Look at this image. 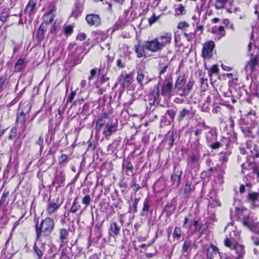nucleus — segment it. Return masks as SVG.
<instances>
[{
    "label": "nucleus",
    "instance_id": "nucleus-1",
    "mask_svg": "<svg viewBox=\"0 0 259 259\" xmlns=\"http://www.w3.org/2000/svg\"><path fill=\"white\" fill-rule=\"evenodd\" d=\"M55 222L51 218H46L39 224L35 225L36 240L40 241L41 238L50 237L54 229Z\"/></svg>",
    "mask_w": 259,
    "mask_h": 259
},
{
    "label": "nucleus",
    "instance_id": "nucleus-2",
    "mask_svg": "<svg viewBox=\"0 0 259 259\" xmlns=\"http://www.w3.org/2000/svg\"><path fill=\"white\" fill-rule=\"evenodd\" d=\"M214 47L215 44L212 40L206 42L204 44L202 51V55L203 58L209 59L212 57Z\"/></svg>",
    "mask_w": 259,
    "mask_h": 259
},
{
    "label": "nucleus",
    "instance_id": "nucleus-3",
    "mask_svg": "<svg viewBox=\"0 0 259 259\" xmlns=\"http://www.w3.org/2000/svg\"><path fill=\"white\" fill-rule=\"evenodd\" d=\"M85 20L87 23L91 26L96 27L101 25V20L99 15L94 13L88 14L86 16Z\"/></svg>",
    "mask_w": 259,
    "mask_h": 259
},
{
    "label": "nucleus",
    "instance_id": "nucleus-4",
    "mask_svg": "<svg viewBox=\"0 0 259 259\" xmlns=\"http://www.w3.org/2000/svg\"><path fill=\"white\" fill-rule=\"evenodd\" d=\"M145 48L152 52H156L161 51L162 48L160 46V43L158 42L157 38H155L150 41H147L145 44Z\"/></svg>",
    "mask_w": 259,
    "mask_h": 259
},
{
    "label": "nucleus",
    "instance_id": "nucleus-5",
    "mask_svg": "<svg viewBox=\"0 0 259 259\" xmlns=\"http://www.w3.org/2000/svg\"><path fill=\"white\" fill-rule=\"evenodd\" d=\"M60 206L58 198L49 200L46 211L49 215H51L57 211Z\"/></svg>",
    "mask_w": 259,
    "mask_h": 259
},
{
    "label": "nucleus",
    "instance_id": "nucleus-6",
    "mask_svg": "<svg viewBox=\"0 0 259 259\" xmlns=\"http://www.w3.org/2000/svg\"><path fill=\"white\" fill-rule=\"evenodd\" d=\"M156 38L163 49L166 45L170 43L171 34L170 33H163Z\"/></svg>",
    "mask_w": 259,
    "mask_h": 259
},
{
    "label": "nucleus",
    "instance_id": "nucleus-7",
    "mask_svg": "<svg viewBox=\"0 0 259 259\" xmlns=\"http://www.w3.org/2000/svg\"><path fill=\"white\" fill-rule=\"evenodd\" d=\"M137 80L140 85L143 86L144 84H147L149 82L151 79L146 75V73L142 70H139L137 71Z\"/></svg>",
    "mask_w": 259,
    "mask_h": 259
},
{
    "label": "nucleus",
    "instance_id": "nucleus-8",
    "mask_svg": "<svg viewBox=\"0 0 259 259\" xmlns=\"http://www.w3.org/2000/svg\"><path fill=\"white\" fill-rule=\"evenodd\" d=\"M187 164L189 169H193L199 165V157L195 154H191L187 160Z\"/></svg>",
    "mask_w": 259,
    "mask_h": 259
},
{
    "label": "nucleus",
    "instance_id": "nucleus-9",
    "mask_svg": "<svg viewBox=\"0 0 259 259\" xmlns=\"http://www.w3.org/2000/svg\"><path fill=\"white\" fill-rule=\"evenodd\" d=\"M120 231V227L118 226L116 223H112L108 230V234L110 236L115 238L119 234Z\"/></svg>",
    "mask_w": 259,
    "mask_h": 259
},
{
    "label": "nucleus",
    "instance_id": "nucleus-10",
    "mask_svg": "<svg viewBox=\"0 0 259 259\" xmlns=\"http://www.w3.org/2000/svg\"><path fill=\"white\" fill-rule=\"evenodd\" d=\"M248 199L252 207H255L259 202V193L251 192L248 195Z\"/></svg>",
    "mask_w": 259,
    "mask_h": 259
},
{
    "label": "nucleus",
    "instance_id": "nucleus-11",
    "mask_svg": "<svg viewBox=\"0 0 259 259\" xmlns=\"http://www.w3.org/2000/svg\"><path fill=\"white\" fill-rule=\"evenodd\" d=\"M106 118L107 114L104 113L97 120L95 129L98 133H99L101 128L105 124Z\"/></svg>",
    "mask_w": 259,
    "mask_h": 259
},
{
    "label": "nucleus",
    "instance_id": "nucleus-12",
    "mask_svg": "<svg viewBox=\"0 0 259 259\" xmlns=\"http://www.w3.org/2000/svg\"><path fill=\"white\" fill-rule=\"evenodd\" d=\"M145 48V46H143L140 44L135 45L134 49L137 57L142 58L146 56Z\"/></svg>",
    "mask_w": 259,
    "mask_h": 259
},
{
    "label": "nucleus",
    "instance_id": "nucleus-13",
    "mask_svg": "<svg viewBox=\"0 0 259 259\" xmlns=\"http://www.w3.org/2000/svg\"><path fill=\"white\" fill-rule=\"evenodd\" d=\"M218 253H219V249L215 245L211 244L207 249V258L212 259Z\"/></svg>",
    "mask_w": 259,
    "mask_h": 259
},
{
    "label": "nucleus",
    "instance_id": "nucleus-14",
    "mask_svg": "<svg viewBox=\"0 0 259 259\" xmlns=\"http://www.w3.org/2000/svg\"><path fill=\"white\" fill-rule=\"evenodd\" d=\"M172 83L171 81H168L166 84L162 85L161 89V93L163 96L169 95L171 92Z\"/></svg>",
    "mask_w": 259,
    "mask_h": 259
},
{
    "label": "nucleus",
    "instance_id": "nucleus-15",
    "mask_svg": "<svg viewBox=\"0 0 259 259\" xmlns=\"http://www.w3.org/2000/svg\"><path fill=\"white\" fill-rule=\"evenodd\" d=\"M169 62L166 59H163L159 61V73L160 75L163 74L166 71V69H167L168 66H169Z\"/></svg>",
    "mask_w": 259,
    "mask_h": 259
},
{
    "label": "nucleus",
    "instance_id": "nucleus-16",
    "mask_svg": "<svg viewBox=\"0 0 259 259\" xmlns=\"http://www.w3.org/2000/svg\"><path fill=\"white\" fill-rule=\"evenodd\" d=\"M258 64V60L255 57L252 58L249 62H248L245 66V69L246 70H250L251 71H253L255 67Z\"/></svg>",
    "mask_w": 259,
    "mask_h": 259
},
{
    "label": "nucleus",
    "instance_id": "nucleus-17",
    "mask_svg": "<svg viewBox=\"0 0 259 259\" xmlns=\"http://www.w3.org/2000/svg\"><path fill=\"white\" fill-rule=\"evenodd\" d=\"M194 83V82L193 80H189V81L187 84L186 87L183 88L182 93H180L179 94L181 96H185L187 95L191 90Z\"/></svg>",
    "mask_w": 259,
    "mask_h": 259
},
{
    "label": "nucleus",
    "instance_id": "nucleus-18",
    "mask_svg": "<svg viewBox=\"0 0 259 259\" xmlns=\"http://www.w3.org/2000/svg\"><path fill=\"white\" fill-rule=\"evenodd\" d=\"M116 131L115 127L114 125H109L107 124L103 131V135L107 138L111 135V134Z\"/></svg>",
    "mask_w": 259,
    "mask_h": 259
},
{
    "label": "nucleus",
    "instance_id": "nucleus-19",
    "mask_svg": "<svg viewBox=\"0 0 259 259\" xmlns=\"http://www.w3.org/2000/svg\"><path fill=\"white\" fill-rule=\"evenodd\" d=\"M177 137V134L176 133L172 132L171 133L168 132L167 136L165 138L166 142H168V144L169 147H171L174 144V142Z\"/></svg>",
    "mask_w": 259,
    "mask_h": 259
},
{
    "label": "nucleus",
    "instance_id": "nucleus-20",
    "mask_svg": "<svg viewBox=\"0 0 259 259\" xmlns=\"http://www.w3.org/2000/svg\"><path fill=\"white\" fill-rule=\"evenodd\" d=\"M234 249L236 251V252L239 255L237 257V259L242 258L244 254V247L243 245L240 244H236Z\"/></svg>",
    "mask_w": 259,
    "mask_h": 259
},
{
    "label": "nucleus",
    "instance_id": "nucleus-21",
    "mask_svg": "<svg viewBox=\"0 0 259 259\" xmlns=\"http://www.w3.org/2000/svg\"><path fill=\"white\" fill-rule=\"evenodd\" d=\"M176 15H184L186 14V10L185 7L182 4H179L175 9Z\"/></svg>",
    "mask_w": 259,
    "mask_h": 259
},
{
    "label": "nucleus",
    "instance_id": "nucleus-22",
    "mask_svg": "<svg viewBox=\"0 0 259 259\" xmlns=\"http://www.w3.org/2000/svg\"><path fill=\"white\" fill-rule=\"evenodd\" d=\"M150 208L149 200L148 198L145 199L144 202L143 207L141 215L143 216L146 215L148 214Z\"/></svg>",
    "mask_w": 259,
    "mask_h": 259
},
{
    "label": "nucleus",
    "instance_id": "nucleus-23",
    "mask_svg": "<svg viewBox=\"0 0 259 259\" xmlns=\"http://www.w3.org/2000/svg\"><path fill=\"white\" fill-rule=\"evenodd\" d=\"M69 234L68 231L65 229H61L59 231V239L62 243L67 239Z\"/></svg>",
    "mask_w": 259,
    "mask_h": 259
},
{
    "label": "nucleus",
    "instance_id": "nucleus-24",
    "mask_svg": "<svg viewBox=\"0 0 259 259\" xmlns=\"http://www.w3.org/2000/svg\"><path fill=\"white\" fill-rule=\"evenodd\" d=\"M243 223L244 225L250 228H251L254 225L252 219L249 216H245L243 218Z\"/></svg>",
    "mask_w": 259,
    "mask_h": 259
},
{
    "label": "nucleus",
    "instance_id": "nucleus-25",
    "mask_svg": "<svg viewBox=\"0 0 259 259\" xmlns=\"http://www.w3.org/2000/svg\"><path fill=\"white\" fill-rule=\"evenodd\" d=\"M228 0H215L214 6L217 10L223 9Z\"/></svg>",
    "mask_w": 259,
    "mask_h": 259
},
{
    "label": "nucleus",
    "instance_id": "nucleus-26",
    "mask_svg": "<svg viewBox=\"0 0 259 259\" xmlns=\"http://www.w3.org/2000/svg\"><path fill=\"white\" fill-rule=\"evenodd\" d=\"M184 78L182 77H179L175 84V89L180 91H182Z\"/></svg>",
    "mask_w": 259,
    "mask_h": 259
},
{
    "label": "nucleus",
    "instance_id": "nucleus-27",
    "mask_svg": "<svg viewBox=\"0 0 259 259\" xmlns=\"http://www.w3.org/2000/svg\"><path fill=\"white\" fill-rule=\"evenodd\" d=\"M80 205L77 201V198H76L73 202L72 205L70 209V211L72 213H75L80 208Z\"/></svg>",
    "mask_w": 259,
    "mask_h": 259
},
{
    "label": "nucleus",
    "instance_id": "nucleus-28",
    "mask_svg": "<svg viewBox=\"0 0 259 259\" xmlns=\"http://www.w3.org/2000/svg\"><path fill=\"white\" fill-rule=\"evenodd\" d=\"M34 250L35 253L37 255L38 258L39 259L44 254V247L42 246L40 248H38L36 245V244H35V245L34 246Z\"/></svg>",
    "mask_w": 259,
    "mask_h": 259
},
{
    "label": "nucleus",
    "instance_id": "nucleus-29",
    "mask_svg": "<svg viewBox=\"0 0 259 259\" xmlns=\"http://www.w3.org/2000/svg\"><path fill=\"white\" fill-rule=\"evenodd\" d=\"M159 83L157 85H155L152 91V95L154 99H156L159 97L160 90L159 87Z\"/></svg>",
    "mask_w": 259,
    "mask_h": 259
},
{
    "label": "nucleus",
    "instance_id": "nucleus-30",
    "mask_svg": "<svg viewBox=\"0 0 259 259\" xmlns=\"http://www.w3.org/2000/svg\"><path fill=\"white\" fill-rule=\"evenodd\" d=\"M190 112V111L187 109H183L181 111H180V115L178 117V120L179 121H182L184 118L187 115H188Z\"/></svg>",
    "mask_w": 259,
    "mask_h": 259
},
{
    "label": "nucleus",
    "instance_id": "nucleus-31",
    "mask_svg": "<svg viewBox=\"0 0 259 259\" xmlns=\"http://www.w3.org/2000/svg\"><path fill=\"white\" fill-rule=\"evenodd\" d=\"M35 6V3L32 0H30L26 6L25 11L31 13Z\"/></svg>",
    "mask_w": 259,
    "mask_h": 259
},
{
    "label": "nucleus",
    "instance_id": "nucleus-32",
    "mask_svg": "<svg viewBox=\"0 0 259 259\" xmlns=\"http://www.w3.org/2000/svg\"><path fill=\"white\" fill-rule=\"evenodd\" d=\"M180 176L181 174L174 175L171 176V181L173 183V185H176L177 187L178 186L180 183Z\"/></svg>",
    "mask_w": 259,
    "mask_h": 259
},
{
    "label": "nucleus",
    "instance_id": "nucleus-33",
    "mask_svg": "<svg viewBox=\"0 0 259 259\" xmlns=\"http://www.w3.org/2000/svg\"><path fill=\"white\" fill-rule=\"evenodd\" d=\"M219 68L217 65H213L210 68V69L208 71V74L209 76H211L213 74H218L219 73Z\"/></svg>",
    "mask_w": 259,
    "mask_h": 259
},
{
    "label": "nucleus",
    "instance_id": "nucleus-34",
    "mask_svg": "<svg viewBox=\"0 0 259 259\" xmlns=\"http://www.w3.org/2000/svg\"><path fill=\"white\" fill-rule=\"evenodd\" d=\"M209 205L211 207L214 208L215 207L220 206L221 205V203L217 199H212V200L209 201Z\"/></svg>",
    "mask_w": 259,
    "mask_h": 259
},
{
    "label": "nucleus",
    "instance_id": "nucleus-35",
    "mask_svg": "<svg viewBox=\"0 0 259 259\" xmlns=\"http://www.w3.org/2000/svg\"><path fill=\"white\" fill-rule=\"evenodd\" d=\"M24 63V60L22 59H19L17 61L15 64V69L18 71H20L22 70V65Z\"/></svg>",
    "mask_w": 259,
    "mask_h": 259
},
{
    "label": "nucleus",
    "instance_id": "nucleus-36",
    "mask_svg": "<svg viewBox=\"0 0 259 259\" xmlns=\"http://www.w3.org/2000/svg\"><path fill=\"white\" fill-rule=\"evenodd\" d=\"M73 27L71 25L65 26L63 28V32L66 35H70L73 32Z\"/></svg>",
    "mask_w": 259,
    "mask_h": 259
},
{
    "label": "nucleus",
    "instance_id": "nucleus-37",
    "mask_svg": "<svg viewBox=\"0 0 259 259\" xmlns=\"http://www.w3.org/2000/svg\"><path fill=\"white\" fill-rule=\"evenodd\" d=\"M181 235V230L180 228L176 227L174 231L173 236L174 238L179 239Z\"/></svg>",
    "mask_w": 259,
    "mask_h": 259
},
{
    "label": "nucleus",
    "instance_id": "nucleus-38",
    "mask_svg": "<svg viewBox=\"0 0 259 259\" xmlns=\"http://www.w3.org/2000/svg\"><path fill=\"white\" fill-rule=\"evenodd\" d=\"M91 198L89 195H87L83 197L82 200V203L85 205V207L88 206L91 202Z\"/></svg>",
    "mask_w": 259,
    "mask_h": 259
},
{
    "label": "nucleus",
    "instance_id": "nucleus-39",
    "mask_svg": "<svg viewBox=\"0 0 259 259\" xmlns=\"http://www.w3.org/2000/svg\"><path fill=\"white\" fill-rule=\"evenodd\" d=\"M6 79L7 77L5 76L0 77V93L4 90Z\"/></svg>",
    "mask_w": 259,
    "mask_h": 259
},
{
    "label": "nucleus",
    "instance_id": "nucleus-40",
    "mask_svg": "<svg viewBox=\"0 0 259 259\" xmlns=\"http://www.w3.org/2000/svg\"><path fill=\"white\" fill-rule=\"evenodd\" d=\"M140 198H136L134 201L133 204V208H132V212L135 213L137 211V206L140 201Z\"/></svg>",
    "mask_w": 259,
    "mask_h": 259
},
{
    "label": "nucleus",
    "instance_id": "nucleus-41",
    "mask_svg": "<svg viewBox=\"0 0 259 259\" xmlns=\"http://www.w3.org/2000/svg\"><path fill=\"white\" fill-rule=\"evenodd\" d=\"M17 134V128L16 127H12L11 130V132L9 136V139L12 140L16 137Z\"/></svg>",
    "mask_w": 259,
    "mask_h": 259
},
{
    "label": "nucleus",
    "instance_id": "nucleus-42",
    "mask_svg": "<svg viewBox=\"0 0 259 259\" xmlns=\"http://www.w3.org/2000/svg\"><path fill=\"white\" fill-rule=\"evenodd\" d=\"M189 26V24L186 21L180 22L178 25V28L183 29Z\"/></svg>",
    "mask_w": 259,
    "mask_h": 259
},
{
    "label": "nucleus",
    "instance_id": "nucleus-43",
    "mask_svg": "<svg viewBox=\"0 0 259 259\" xmlns=\"http://www.w3.org/2000/svg\"><path fill=\"white\" fill-rule=\"evenodd\" d=\"M191 245V241L189 240H186L184 242L183 246V251L184 252H187L190 246Z\"/></svg>",
    "mask_w": 259,
    "mask_h": 259
},
{
    "label": "nucleus",
    "instance_id": "nucleus-44",
    "mask_svg": "<svg viewBox=\"0 0 259 259\" xmlns=\"http://www.w3.org/2000/svg\"><path fill=\"white\" fill-rule=\"evenodd\" d=\"M9 193L8 192H5L3 193L1 200H0V205L4 204L6 200V198L8 196Z\"/></svg>",
    "mask_w": 259,
    "mask_h": 259
},
{
    "label": "nucleus",
    "instance_id": "nucleus-45",
    "mask_svg": "<svg viewBox=\"0 0 259 259\" xmlns=\"http://www.w3.org/2000/svg\"><path fill=\"white\" fill-rule=\"evenodd\" d=\"M225 245L226 246L231 248H234L236 246V245L233 243L228 238L225 239Z\"/></svg>",
    "mask_w": 259,
    "mask_h": 259
},
{
    "label": "nucleus",
    "instance_id": "nucleus-46",
    "mask_svg": "<svg viewBox=\"0 0 259 259\" xmlns=\"http://www.w3.org/2000/svg\"><path fill=\"white\" fill-rule=\"evenodd\" d=\"M123 166L125 167L127 170H129L131 172H133V165L130 161L127 162L126 164H123Z\"/></svg>",
    "mask_w": 259,
    "mask_h": 259
},
{
    "label": "nucleus",
    "instance_id": "nucleus-47",
    "mask_svg": "<svg viewBox=\"0 0 259 259\" xmlns=\"http://www.w3.org/2000/svg\"><path fill=\"white\" fill-rule=\"evenodd\" d=\"M44 33L45 32H42L41 30H38V31L36 35V38L39 41L42 40L44 38Z\"/></svg>",
    "mask_w": 259,
    "mask_h": 259
},
{
    "label": "nucleus",
    "instance_id": "nucleus-48",
    "mask_svg": "<svg viewBox=\"0 0 259 259\" xmlns=\"http://www.w3.org/2000/svg\"><path fill=\"white\" fill-rule=\"evenodd\" d=\"M132 79V76L131 74H126L124 78V84H127L128 85L130 83Z\"/></svg>",
    "mask_w": 259,
    "mask_h": 259
},
{
    "label": "nucleus",
    "instance_id": "nucleus-49",
    "mask_svg": "<svg viewBox=\"0 0 259 259\" xmlns=\"http://www.w3.org/2000/svg\"><path fill=\"white\" fill-rule=\"evenodd\" d=\"M159 18V16H156L155 14H153V15L149 19V23L150 24H152L155 22H156Z\"/></svg>",
    "mask_w": 259,
    "mask_h": 259
},
{
    "label": "nucleus",
    "instance_id": "nucleus-50",
    "mask_svg": "<svg viewBox=\"0 0 259 259\" xmlns=\"http://www.w3.org/2000/svg\"><path fill=\"white\" fill-rule=\"evenodd\" d=\"M68 157L66 154H62L59 158V162L63 163L66 162L68 160Z\"/></svg>",
    "mask_w": 259,
    "mask_h": 259
},
{
    "label": "nucleus",
    "instance_id": "nucleus-51",
    "mask_svg": "<svg viewBox=\"0 0 259 259\" xmlns=\"http://www.w3.org/2000/svg\"><path fill=\"white\" fill-rule=\"evenodd\" d=\"M76 94V92L75 91H72L67 98L68 102H71L74 98Z\"/></svg>",
    "mask_w": 259,
    "mask_h": 259
},
{
    "label": "nucleus",
    "instance_id": "nucleus-52",
    "mask_svg": "<svg viewBox=\"0 0 259 259\" xmlns=\"http://www.w3.org/2000/svg\"><path fill=\"white\" fill-rule=\"evenodd\" d=\"M86 34L84 33H80L76 36V39L80 41L84 40L86 38Z\"/></svg>",
    "mask_w": 259,
    "mask_h": 259
},
{
    "label": "nucleus",
    "instance_id": "nucleus-53",
    "mask_svg": "<svg viewBox=\"0 0 259 259\" xmlns=\"http://www.w3.org/2000/svg\"><path fill=\"white\" fill-rule=\"evenodd\" d=\"M191 191V185L187 182L185 186L184 192L185 193H189Z\"/></svg>",
    "mask_w": 259,
    "mask_h": 259
},
{
    "label": "nucleus",
    "instance_id": "nucleus-54",
    "mask_svg": "<svg viewBox=\"0 0 259 259\" xmlns=\"http://www.w3.org/2000/svg\"><path fill=\"white\" fill-rule=\"evenodd\" d=\"M45 18H49V20L48 21V22L49 23H52L53 20H54V15H51V12H49L48 14H47L46 16H45Z\"/></svg>",
    "mask_w": 259,
    "mask_h": 259
},
{
    "label": "nucleus",
    "instance_id": "nucleus-55",
    "mask_svg": "<svg viewBox=\"0 0 259 259\" xmlns=\"http://www.w3.org/2000/svg\"><path fill=\"white\" fill-rule=\"evenodd\" d=\"M9 17V14L7 13H3L0 17V20L2 22H5L7 18Z\"/></svg>",
    "mask_w": 259,
    "mask_h": 259
},
{
    "label": "nucleus",
    "instance_id": "nucleus-56",
    "mask_svg": "<svg viewBox=\"0 0 259 259\" xmlns=\"http://www.w3.org/2000/svg\"><path fill=\"white\" fill-rule=\"evenodd\" d=\"M166 114L169 115L171 119H174L176 113L172 110H169L166 111Z\"/></svg>",
    "mask_w": 259,
    "mask_h": 259
},
{
    "label": "nucleus",
    "instance_id": "nucleus-57",
    "mask_svg": "<svg viewBox=\"0 0 259 259\" xmlns=\"http://www.w3.org/2000/svg\"><path fill=\"white\" fill-rule=\"evenodd\" d=\"M218 31L220 32L221 36H224L225 35V31L224 28L222 26H220L218 28Z\"/></svg>",
    "mask_w": 259,
    "mask_h": 259
},
{
    "label": "nucleus",
    "instance_id": "nucleus-58",
    "mask_svg": "<svg viewBox=\"0 0 259 259\" xmlns=\"http://www.w3.org/2000/svg\"><path fill=\"white\" fill-rule=\"evenodd\" d=\"M250 229L253 232L259 234V224H256L255 226L253 225Z\"/></svg>",
    "mask_w": 259,
    "mask_h": 259
},
{
    "label": "nucleus",
    "instance_id": "nucleus-59",
    "mask_svg": "<svg viewBox=\"0 0 259 259\" xmlns=\"http://www.w3.org/2000/svg\"><path fill=\"white\" fill-rule=\"evenodd\" d=\"M221 146V144L219 142H215L214 143H212L210 145V147L213 149H217L219 148Z\"/></svg>",
    "mask_w": 259,
    "mask_h": 259
},
{
    "label": "nucleus",
    "instance_id": "nucleus-60",
    "mask_svg": "<svg viewBox=\"0 0 259 259\" xmlns=\"http://www.w3.org/2000/svg\"><path fill=\"white\" fill-rule=\"evenodd\" d=\"M43 142H44L43 138L41 136H40L38 138V141H37L36 142V143L40 146V149H41V148L43 146Z\"/></svg>",
    "mask_w": 259,
    "mask_h": 259
},
{
    "label": "nucleus",
    "instance_id": "nucleus-61",
    "mask_svg": "<svg viewBox=\"0 0 259 259\" xmlns=\"http://www.w3.org/2000/svg\"><path fill=\"white\" fill-rule=\"evenodd\" d=\"M253 244L255 245H259V238L256 236H253L251 238Z\"/></svg>",
    "mask_w": 259,
    "mask_h": 259
},
{
    "label": "nucleus",
    "instance_id": "nucleus-62",
    "mask_svg": "<svg viewBox=\"0 0 259 259\" xmlns=\"http://www.w3.org/2000/svg\"><path fill=\"white\" fill-rule=\"evenodd\" d=\"M25 113L24 111H22L20 116H18L17 121L21 120L22 122H24V117L25 115Z\"/></svg>",
    "mask_w": 259,
    "mask_h": 259
},
{
    "label": "nucleus",
    "instance_id": "nucleus-63",
    "mask_svg": "<svg viewBox=\"0 0 259 259\" xmlns=\"http://www.w3.org/2000/svg\"><path fill=\"white\" fill-rule=\"evenodd\" d=\"M116 64L117 66L119 68H123L125 66L124 64L123 63L122 60L120 59H119L117 60Z\"/></svg>",
    "mask_w": 259,
    "mask_h": 259
},
{
    "label": "nucleus",
    "instance_id": "nucleus-64",
    "mask_svg": "<svg viewBox=\"0 0 259 259\" xmlns=\"http://www.w3.org/2000/svg\"><path fill=\"white\" fill-rule=\"evenodd\" d=\"M221 67H222V68L224 70L228 71H231V70H232V67H229V66H227L225 65H224V64H222V65H221Z\"/></svg>",
    "mask_w": 259,
    "mask_h": 259
}]
</instances>
